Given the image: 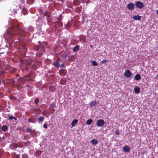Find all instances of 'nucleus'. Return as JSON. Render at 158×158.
Listing matches in <instances>:
<instances>
[{"label": "nucleus", "instance_id": "1", "mask_svg": "<svg viewBox=\"0 0 158 158\" xmlns=\"http://www.w3.org/2000/svg\"><path fill=\"white\" fill-rule=\"evenodd\" d=\"M34 30L33 27L31 26L27 28H24L20 29L19 27V25L16 24L12 25L8 28L7 32L5 34L4 36L8 42L11 40L10 44H11L14 41L13 39L11 38L12 36L19 35L23 37L27 33L33 32Z\"/></svg>", "mask_w": 158, "mask_h": 158}, {"label": "nucleus", "instance_id": "2", "mask_svg": "<svg viewBox=\"0 0 158 158\" xmlns=\"http://www.w3.org/2000/svg\"><path fill=\"white\" fill-rule=\"evenodd\" d=\"M45 15L47 17V20L48 21V24L49 25H51L52 23L54 24L52 22V16L51 13L49 11H47L45 13ZM55 24V26L56 27L57 24L58 23L60 26H61L62 25V23L60 22L56 21V22H54Z\"/></svg>", "mask_w": 158, "mask_h": 158}, {"label": "nucleus", "instance_id": "3", "mask_svg": "<svg viewBox=\"0 0 158 158\" xmlns=\"http://www.w3.org/2000/svg\"><path fill=\"white\" fill-rule=\"evenodd\" d=\"M37 57L35 58L34 59V61L38 64V66H40L41 65L42 62V59L40 57L43 54L42 53L40 54L39 52H37L36 54Z\"/></svg>", "mask_w": 158, "mask_h": 158}, {"label": "nucleus", "instance_id": "4", "mask_svg": "<svg viewBox=\"0 0 158 158\" xmlns=\"http://www.w3.org/2000/svg\"><path fill=\"white\" fill-rule=\"evenodd\" d=\"M32 63V61L30 60H26L25 62V64H23L22 63H21L20 64V67L21 68V69L23 71L25 69H27V65H31Z\"/></svg>", "mask_w": 158, "mask_h": 158}, {"label": "nucleus", "instance_id": "5", "mask_svg": "<svg viewBox=\"0 0 158 158\" xmlns=\"http://www.w3.org/2000/svg\"><path fill=\"white\" fill-rule=\"evenodd\" d=\"M135 6L138 8L139 9H142L144 7L143 3L140 1H137L135 3Z\"/></svg>", "mask_w": 158, "mask_h": 158}, {"label": "nucleus", "instance_id": "6", "mask_svg": "<svg viewBox=\"0 0 158 158\" xmlns=\"http://www.w3.org/2000/svg\"><path fill=\"white\" fill-rule=\"evenodd\" d=\"M132 75V73L130 70L129 69H127L125 70L124 75L126 77L129 78L131 77Z\"/></svg>", "mask_w": 158, "mask_h": 158}, {"label": "nucleus", "instance_id": "7", "mask_svg": "<svg viewBox=\"0 0 158 158\" xmlns=\"http://www.w3.org/2000/svg\"><path fill=\"white\" fill-rule=\"evenodd\" d=\"M105 121L102 119H99L96 123V124L98 127H101L104 125Z\"/></svg>", "mask_w": 158, "mask_h": 158}, {"label": "nucleus", "instance_id": "8", "mask_svg": "<svg viewBox=\"0 0 158 158\" xmlns=\"http://www.w3.org/2000/svg\"><path fill=\"white\" fill-rule=\"evenodd\" d=\"M127 7L129 10H133L134 8V4L133 3H129L127 5Z\"/></svg>", "mask_w": 158, "mask_h": 158}, {"label": "nucleus", "instance_id": "9", "mask_svg": "<svg viewBox=\"0 0 158 158\" xmlns=\"http://www.w3.org/2000/svg\"><path fill=\"white\" fill-rule=\"evenodd\" d=\"M17 82L18 83L22 84L24 83L25 81L24 78L20 77L17 79Z\"/></svg>", "mask_w": 158, "mask_h": 158}, {"label": "nucleus", "instance_id": "10", "mask_svg": "<svg viewBox=\"0 0 158 158\" xmlns=\"http://www.w3.org/2000/svg\"><path fill=\"white\" fill-rule=\"evenodd\" d=\"M142 16L138 15H135L133 17V19L135 20H139L141 19Z\"/></svg>", "mask_w": 158, "mask_h": 158}, {"label": "nucleus", "instance_id": "11", "mask_svg": "<svg viewBox=\"0 0 158 158\" xmlns=\"http://www.w3.org/2000/svg\"><path fill=\"white\" fill-rule=\"evenodd\" d=\"M123 150L124 152H128L130 151V148L129 147L127 146H125L123 148Z\"/></svg>", "mask_w": 158, "mask_h": 158}, {"label": "nucleus", "instance_id": "12", "mask_svg": "<svg viewBox=\"0 0 158 158\" xmlns=\"http://www.w3.org/2000/svg\"><path fill=\"white\" fill-rule=\"evenodd\" d=\"M42 114L43 115L45 116H49L50 114L49 113L47 110L43 111L42 112Z\"/></svg>", "mask_w": 158, "mask_h": 158}, {"label": "nucleus", "instance_id": "13", "mask_svg": "<svg viewBox=\"0 0 158 158\" xmlns=\"http://www.w3.org/2000/svg\"><path fill=\"white\" fill-rule=\"evenodd\" d=\"M40 46L39 49V51L37 52H39L40 54L42 53V52H44L45 51L44 48L41 46V44H40Z\"/></svg>", "mask_w": 158, "mask_h": 158}, {"label": "nucleus", "instance_id": "14", "mask_svg": "<svg viewBox=\"0 0 158 158\" xmlns=\"http://www.w3.org/2000/svg\"><path fill=\"white\" fill-rule=\"evenodd\" d=\"M79 49V46L78 45H77L75 46L73 49V52H77L78 51Z\"/></svg>", "mask_w": 158, "mask_h": 158}, {"label": "nucleus", "instance_id": "15", "mask_svg": "<svg viewBox=\"0 0 158 158\" xmlns=\"http://www.w3.org/2000/svg\"><path fill=\"white\" fill-rule=\"evenodd\" d=\"M134 91L136 94H139L140 91V88L139 87L136 86L134 88Z\"/></svg>", "mask_w": 158, "mask_h": 158}, {"label": "nucleus", "instance_id": "16", "mask_svg": "<svg viewBox=\"0 0 158 158\" xmlns=\"http://www.w3.org/2000/svg\"><path fill=\"white\" fill-rule=\"evenodd\" d=\"M52 64L57 68H59L60 65L59 63L57 61L53 62L52 63Z\"/></svg>", "mask_w": 158, "mask_h": 158}, {"label": "nucleus", "instance_id": "17", "mask_svg": "<svg viewBox=\"0 0 158 158\" xmlns=\"http://www.w3.org/2000/svg\"><path fill=\"white\" fill-rule=\"evenodd\" d=\"M80 3V2L79 0H74L73 2V4L75 6L79 5Z\"/></svg>", "mask_w": 158, "mask_h": 158}, {"label": "nucleus", "instance_id": "18", "mask_svg": "<svg viewBox=\"0 0 158 158\" xmlns=\"http://www.w3.org/2000/svg\"><path fill=\"white\" fill-rule=\"evenodd\" d=\"M34 0H27L26 3L28 5H31L34 3Z\"/></svg>", "mask_w": 158, "mask_h": 158}, {"label": "nucleus", "instance_id": "19", "mask_svg": "<svg viewBox=\"0 0 158 158\" xmlns=\"http://www.w3.org/2000/svg\"><path fill=\"white\" fill-rule=\"evenodd\" d=\"M141 79L140 75L139 74H137L135 77V79L136 81H139Z\"/></svg>", "mask_w": 158, "mask_h": 158}, {"label": "nucleus", "instance_id": "20", "mask_svg": "<svg viewBox=\"0 0 158 158\" xmlns=\"http://www.w3.org/2000/svg\"><path fill=\"white\" fill-rule=\"evenodd\" d=\"M78 122V121L76 119H75L73 120V121L72 122L71 125L72 127L74 126Z\"/></svg>", "mask_w": 158, "mask_h": 158}, {"label": "nucleus", "instance_id": "21", "mask_svg": "<svg viewBox=\"0 0 158 158\" xmlns=\"http://www.w3.org/2000/svg\"><path fill=\"white\" fill-rule=\"evenodd\" d=\"M31 119L32 123H34L35 122V117L34 115H32L31 117Z\"/></svg>", "mask_w": 158, "mask_h": 158}, {"label": "nucleus", "instance_id": "22", "mask_svg": "<svg viewBox=\"0 0 158 158\" xmlns=\"http://www.w3.org/2000/svg\"><path fill=\"white\" fill-rule=\"evenodd\" d=\"M40 46L39 45H35L33 48V50L35 51H39V49L40 48Z\"/></svg>", "mask_w": 158, "mask_h": 158}, {"label": "nucleus", "instance_id": "23", "mask_svg": "<svg viewBox=\"0 0 158 158\" xmlns=\"http://www.w3.org/2000/svg\"><path fill=\"white\" fill-rule=\"evenodd\" d=\"M23 78L24 79L25 81H30L31 80V78L28 75L26 76L25 77Z\"/></svg>", "mask_w": 158, "mask_h": 158}, {"label": "nucleus", "instance_id": "24", "mask_svg": "<svg viewBox=\"0 0 158 158\" xmlns=\"http://www.w3.org/2000/svg\"><path fill=\"white\" fill-rule=\"evenodd\" d=\"M44 118L43 116H40L38 118V122L39 123H40V122H42L44 121Z\"/></svg>", "mask_w": 158, "mask_h": 158}, {"label": "nucleus", "instance_id": "25", "mask_svg": "<svg viewBox=\"0 0 158 158\" xmlns=\"http://www.w3.org/2000/svg\"><path fill=\"white\" fill-rule=\"evenodd\" d=\"M91 143L94 145H96L97 144L98 141L96 139H94L91 140Z\"/></svg>", "mask_w": 158, "mask_h": 158}, {"label": "nucleus", "instance_id": "26", "mask_svg": "<svg viewBox=\"0 0 158 158\" xmlns=\"http://www.w3.org/2000/svg\"><path fill=\"white\" fill-rule=\"evenodd\" d=\"M1 129L2 131H5L7 129V127L6 125H4L2 127Z\"/></svg>", "mask_w": 158, "mask_h": 158}, {"label": "nucleus", "instance_id": "27", "mask_svg": "<svg viewBox=\"0 0 158 158\" xmlns=\"http://www.w3.org/2000/svg\"><path fill=\"white\" fill-rule=\"evenodd\" d=\"M75 60V57L74 56H71L69 58V60L70 61H73Z\"/></svg>", "mask_w": 158, "mask_h": 158}, {"label": "nucleus", "instance_id": "28", "mask_svg": "<svg viewBox=\"0 0 158 158\" xmlns=\"http://www.w3.org/2000/svg\"><path fill=\"white\" fill-rule=\"evenodd\" d=\"M97 104V103L95 101L92 102L90 104V106L91 107H93L95 106Z\"/></svg>", "mask_w": 158, "mask_h": 158}, {"label": "nucleus", "instance_id": "29", "mask_svg": "<svg viewBox=\"0 0 158 158\" xmlns=\"http://www.w3.org/2000/svg\"><path fill=\"white\" fill-rule=\"evenodd\" d=\"M12 61L14 62H19V60L17 58H12Z\"/></svg>", "mask_w": 158, "mask_h": 158}, {"label": "nucleus", "instance_id": "30", "mask_svg": "<svg viewBox=\"0 0 158 158\" xmlns=\"http://www.w3.org/2000/svg\"><path fill=\"white\" fill-rule=\"evenodd\" d=\"M41 154V152L40 151H36L35 152V155L36 156H39Z\"/></svg>", "mask_w": 158, "mask_h": 158}, {"label": "nucleus", "instance_id": "31", "mask_svg": "<svg viewBox=\"0 0 158 158\" xmlns=\"http://www.w3.org/2000/svg\"><path fill=\"white\" fill-rule=\"evenodd\" d=\"M92 64L94 66H95L98 65L97 63L95 61H92Z\"/></svg>", "mask_w": 158, "mask_h": 158}, {"label": "nucleus", "instance_id": "32", "mask_svg": "<svg viewBox=\"0 0 158 158\" xmlns=\"http://www.w3.org/2000/svg\"><path fill=\"white\" fill-rule=\"evenodd\" d=\"M93 122V121L91 119L88 120L86 121V123L88 125H90Z\"/></svg>", "mask_w": 158, "mask_h": 158}, {"label": "nucleus", "instance_id": "33", "mask_svg": "<svg viewBox=\"0 0 158 158\" xmlns=\"http://www.w3.org/2000/svg\"><path fill=\"white\" fill-rule=\"evenodd\" d=\"M10 82H11L13 85H15V82L14 79H10Z\"/></svg>", "mask_w": 158, "mask_h": 158}, {"label": "nucleus", "instance_id": "34", "mask_svg": "<svg viewBox=\"0 0 158 158\" xmlns=\"http://www.w3.org/2000/svg\"><path fill=\"white\" fill-rule=\"evenodd\" d=\"M13 147H14V148H16L18 147H21V146H20L19 145V146L18 144L16 143H14L13 144Z\"/></svg>", "mask_w": 158, "mask_h": 158}, {"label": "nucleus", "instance_id": "35", "mask_svg": "<svg viewBox=\"0 0 158 158\" xmlns=\"http://www.w3.org/2000/svg\"><path fill=\"white\" fill-rule=\"evenodd\" d=\"M56 104L55 103H52L50 104V107H56Z\"/></svg>", "mask_w": 158, "mask_h": 158}, {"label": "nucleus", "instance_id": "36", "mask_svg": "<svg viewBox=\"0 0 158 158\" xmlns=\"http://www.w3.org/2000/svg\"><path fill=\"white\" fill-rule=\"evenodd\" d=\"M22 157L23 158H28V156L26 154H24L22 155Z\"/></svg>", "mask_w": 158, "mask_h": 158}, {"label": "nucleus", "instance_id": "37", "mask_svg": "<svg viewBox=\"0 0 158 158\" xmlns=\"http://www.w3.org/2000/svg\"><path fill=\"white\" fill-rule=\"evenodd\" d=\"M108 60L106 59H104L102 61H101V63L102 64H105L108 61Z\"/></svg>", "mask_w": 158, "mask_h": 158}, {"label": "nucleus", "instance_id": "38", "mask_svg": "<svg viewBox=\"0 0 158 158\" xmlns=\"http://www.w3.org/2000/svg\"><path fill=\"white\" fill-rule=\"evenodd\" d=\"M39 102V98H36L34 101V103L35 104H37Z\"/></svg>", "mask_w": 158, "mask_h": 158}, {"label": "nucleus", "instance_id": "39", "mask_svg": "<svg viewBox=\"0 0 158 158\" xmlns=\"http://www.w3.org/2000/svg\"><path fill=\"white\" fill-rule=\"evenodd\" d=\"M26 131L27 132H29L31 131V132L32 131H31V129L30 128H29V127H27V128L26 129Z\"/></svg>", "mask_w": 158, "mask_h": 158}, {"label": "nucleus", "instance_id": "40", "mask_svg": "<svg viewBox=\"0 0 158 158\" xmlns=\"http://www.w3.org/2000/svg\"><path fill=\"white\" fill-rule=\"evenodd\" d=\"M69 56L67 54L62 55V57L64 58H65V59H66Z\"/></svg>", "mask_w": 158, "mask_h": 158}, {"label": "nucleus", "instance_id": "41", "mask_svg": "<svg viewBox=\"0 0 158 158\" xmlns=\"http://www.w3.org/2000/svg\"><path fill=\"white\" fill-rule=\"evenodd\" d=\"M27 10L26 9H23L22 11V13L25 15L26 14Z\"/></svg>", "mask_w": 158, "mask_h": 158}, {"label": "nucleus", "instance_id": "42", "mask_svg": "<svg viewBox=\"0 0 158 158\" xmlns=\"http://www.w3.org/2000/svg\"><path fill=\"white\" fill-rule=\"evenodd\" d=\"M31 67L32 69H35L37 68V66L35 64L34 65H32L31 66Z\"/></svg>", "mask_w": 158, "mask_h": 158}, {"label": "nucleus", "instance_id": "43", "mask_svg": "<svg viewBox=\"0 0 158 158\" xmlns=\"http://www.w3.org/2000/svg\"><path fill=\"white\" fill-rule=\"evenodd\" d=\"M60 67L61 68H64L65 67V66H64V64H63L60 65Z\"/></svg>", "mask_w": 158, "mask_h": 158}, {"label": "nucleus", "instance_id": "44", "mask_svg": "<svg viewBox=\"0 0 158 158\" xmlns=\"http://www.w3.org/2000/svg\"><path fill=\"white\" fill-rule=\"evenodd\" d=\"M43 127L44 128L46 129L47 128L48 125L46 124H44L43 125Z\"/></svg>", "mask_w": 158, "mask_h": 158}, {"label": "nucleus", "instance_id": "45", "mask_svg": "<svg viewBox=\"0 0 158 158\" xmlns=\"http://www.w3.org/2000/svg\"><path fill=\"white\" fill-rule=\"evenodd\" d=\"M13 117L12 115L10 116L9 117V119L11 120L13 119Z\"/></svg>", "mask_w": 158, "mask_h": 158}, {"label": "nucleus", "instance_id": "46", "mask_svg": "<svg viewBox=\"0 0 158 158\" xmlns=\"http://www.w3.org/2000/svg\"><path fill=\"white\" fill-rule=\"evenodd\" d=\"M3 96V94L2 92H0V97L2 98Z\"/></svg>", "mask_w": 158, "mask_h": 158}, {"label": "nucleus", "instance_id": "47", "mask_svg": "<svg viewBox=\"0 0 158 158\" xmlns=\"http://www.w3.org/2000/svg\"><path fill=\"white\" fill-rule=\"evenodd\" d=\"M115 133H116V135H119V132L118 131V130H116V131H115Z\"/></svg>", "mask_w": 158, "mask_h": 158}, {"label": "nucleus", "instance_id": "48", "mask_svg": "<svg viewBox=\"0 0 158 158\" xmlns=\"http://www.w3.org/2000/svg\"><path fill=\"white\" fill-rule=\"evenodd\" d=\"M28 122L29 123L30 122L32 123L31 119V118L28 119Z\"/></svg>", "mask_w": 158, "mask_h": 158}, {"label": "nucleus", "instance_id": "49", "mask_svg": "<svg viewBox=\"0 0 158 158\" xmlns=\"http://www.w3.org/2000/svg\"><path fill=\"white\" fill-rule=\"evenodd\" d=\"M81 2L83 3H84L85 2V1L86 0H81Z\"/></svg>", "mask_w": 158, "mask_h": 158}, {"label": "nucleus", "instance_id": "50", "mask_svg": "<svg viewBox=\"0 0 158 158\" xmlns=\"http://www.w3.org/2000/svg\"><path fill=\"white\" fill-rule=\"evenodd\" d=\"M18 39L19 40L21 41L23 39L21 38H18Z\"/></svg>", "mask_w": 158, "mask_h": 158}, {"label": "nucleus", "instance_id": "51", "mask_svg": "<svg viewBox=\"0 0 158 158\" xmlns=\"http://www.w3.org/2000/svg\"><path fill=\"white\" fill-rule=\"evenodd\" d=\"M90 1L89 0H88L87 1V3H89L90 2Z\"/></svg>", "mask_w": 158, "mask_h": 158}, {"label": "nucleus", "instance_id": "52", "mask_svg": "<svg viewBox=\"0 0 158 158\" xmlns=\"http://www.w3.org/2000/svg\"><path fill=\"white\" fill-rule=\"evenodd\" d=\"M13 119H14L15 120H16L17 119V118L15 117H13Z\"/></svg>", "mask_w": 158, "mask_h": 158}, {"label": "nucleus", "instance_id": "53", "mask_svg": "<svg viewBox=\"0 0 158 158\" xmlns=\"http://www.w3.org/2000/svg\"><path fill=\"white\" fill-rule=\"evenodd\" d=\"M90 47L92 48H93V45H90Z\"/></svg>", "mask_w": 158, "mask_h": 158}, {"label": "nucleus", "instance_id": "54", "mask_svg": "<svg viewBox=\"0 0 158 158\" xmlns=\"http://www.w3.org/2000/svg\"><path fill=\"white\" fill-rule=\"evenodd\" d=\"M63 71V69H61L60 70V72H61V71Z\"/></svg>", "mask_w": 158, "mask_h": 158}, {"label": "nucleus", "instance_id": "55", "mask_svg": "<svg viewBox=\"0 0 158 158\" xmlns=\"http://www.w3.org/2000/svg\"><path fill=\"white\" fill-rule=\"evenodd\" d=\"M61 18H58V20H61Z\"/></svg>", "mask_w": 158, "mask_h": 158}, {"label": "nucleus", "instance_id": "56", "mask_svg": "<svg viewBox=\"0 0 158 158\" xmlns=\"http://www.w3.org/2000/svg\"><path fill=\"white\" fill-rule=\"evenodd\" d=\"M3 52H1L0 53V55H1V54H2V53H3Z\"/></svg>", "mask_w": 158, "mask_h": 158}, {"label": "nucleus", "instance_id": "57", "mask_svg": "<svg viewBox=\"0 0 158 158\" xmlns=\"http://www.w3.org/2000/svg\"><path fill=\"white\" fill-rule=\"evenodd\" d=\"M157 14L158 15V10L157 11Z\"/></svg>", "mask_w": 158, "mask_h": 158}, {"label": "nucleus", "instance_id": "58", "mask_svg": "<svg viewBox=\"0 0 158 158\" xmlns=\"http://www.w3.org/2000/svg\"><path fill=\"white\" fill-rule=\"evenodd\" d=\"M1 80H0V84L1 83Z\"/></svg>", "mask_w": 158, "mask_h": 158}, {"label": "nucleus", "instance_id": "59", "mask_svg": "<svg viewBox=\"0 0 158 158\" xmlns=\"http://www.w3.org/2000/svg\"><path fill=\"white\" fill-rule=\"evenodd\" d=\"M61 16H62V15H61V14H60V17H61Z\"/></svg>", "mask_w": 158, "mask_h": 158}, {"label": "nucleus", "instance_id": "60", "mask_svg": "<svg viewBox=\"0 0 158 158\" xmlns=\"http://www.w3.org/2000/svg\"><path fill=\"white\" fill-rule=\"evenodd\" d=\"M37 84H38L37 83H36V86L37 85Z\"/></svg>", "mask_w": 158, "mask_h": 158}]
</instances>
